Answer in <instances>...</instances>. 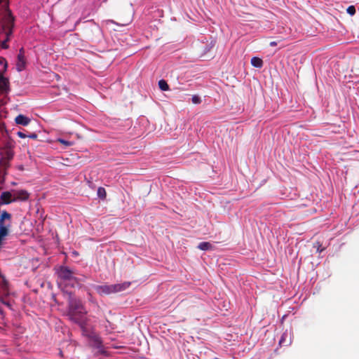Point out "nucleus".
I'll use <instances>...</instances> for the list:
<instances>
[{
  "instance_id": "f257e3e1",
  "label": "nucleus",
  "mask_w": 359,
  "mask_h": 359,
  "mask_svg": "<svg viewBox=\"0 0 359 359\" xmlns=\"http://www.w3.org/2000/svg\"><path fill=\"white\" fill-rule=\"evenodd\" d=\"M130 285V283L124 282L123 283H118L114 285H102L94 286L96 292L100 295H108L112 293H116L118 292L126 290Z\"/></svg>"
},
{
  "instance_id": "f03ea898",
  "label": "nucleus",
  "mask_w": 359,
  "mask_h": 359,
  "mask_svg": "<svg viewBox=\"0 0 359 359\" xmlns=\"http://www.w3.org/2000/svg\"><path fill=\"white\" fill-rule=\"evenodd\" d=\"M12 215L4 210L0 215V248L2 246L4 238L8 236L11 226Z\"/></svg>"
},
{
  "instance_id": "7ed1b4c3",
  "label": "nucleus",
  "mask_w": 359,
  "mask_h": 359,
  "mask_svg": "<svg viewBox=\"0 0 359 359\" xmlns=\"http://www.w3.org/2000/svg\"><path fill=\"white\" fill-rule=\"evenodd\" d=\"M87 311H82L74 313L67 314L69 319L73 323L77 324L81 329L83 334L87 333L90 329L88 324V318L86 317Z\"/></svg>"
},
{
  "instance_id": "20e7f679",
  "label": "nucleus",
  "mask_w": 359,
  "mask_h": 359,
  "mask_svg": "<svg viewBox=\"0 0 359 359\" xmlns=\"http://www.w3.org/2000/svg\"><path fill=\"white\" fill-rule=\"evenodd\" d=\"M83 334L89 339L91 346L97 349V351L95 353L96 355H108L107 351L105 350L102 344V341L99 335L91 331L90 329L87 333H84Z\"/></svg>"
},
{
  "instance_id": "39448f33",
  "label": "nucleus",
  "mask_w": 359,
  "mask_h": 359,
  "mask_svg": "<svg viewBox=\"0 0 359 359\" xmlns=\"http://www.w3.org/2000/svg\"><path fill=\"white\" fill-rule=\"evenodd\" d=\"M59 278L63 281L72 282V285L79 284L81 280L75 276L76 273L71 270L68 266H62L57 272Z\"/></svg>"
},
{
  "instance_id": "423d86ee",
  "label": "nucleus",
  "mask_w": 359,
  "mask_h": 359,
  "mask_svg": "<svg viewBox=\"0 0 359 359\" xmlns=\"http://www.w3.org/2000/svg\"><path fill=\"white\" fill-rule=\"evenodd\" d=\"M85 311L81 301L76 298H70L68 304V310L67 314L74 313Z\"/></svg>"
},
{
  "instance_id": "0eeeda50",
  "label": "nucleus",
  "mask_w": 359,
  "mask_h": 359,
  "mask_svg": "<svg viewBox=\"0 0 359 359\" xmlns=\"http://www.w3.org/2000/svg\"><path fill=\"white\" fill-rule=\"evenodd\" d=\"M26 60L25 57V50L23 48L19 50L18 60L16 62V69L18 72L22 71L25 68Z\"/></svg>"
},
{
  "instance_id": "6e6552de",
  "label": "nucleus",
  "mask_w": 359,
  "mask_h": 359,
  "mask_svg": "<svg viewBox=\"0 0 359 359\" xmlns=\"http://www.w3.org/2000/svg\"><path fill=\"white\" fill-rule=\"evenodd\" d=\"M13 202L18 201H25L28 200L29 194V193L25 190H13Z\"/></svg>"
},
{
  "instance_id": "1a4fd4ad",
  "label": "nucleus",
  "mask_w": 359,
  "mask_h": 359,
  "mask_svg": "<svg viewBox=\"0 0 359 359\" xmlns=\"http://www.w3.org/2000/svg\"><path fill=\"white\" fill-rule=\"evenodd\" d=\"M1 204H10L13 202V194L12 191H4L0 196Z\"/></svg>"
},
{
  "instance_id": "9d476101",
  "label": "nucleus",
  "mask_w": 359,
  "mask_h": 359,
  "mask_svg": "<svg viewBox=\"0 0 359 359\" xmlns=\"http://www.w3.org/2000/svg\"><path fill=\"white\" fill-rule=\"evenodd\" d=\"M292 342L291 340V335L290 333L285 332L283 333L280 340H279V345L280 346H289Z\"/></svg>"
},
{
  "instance_id": "9b49d317",
  "label": "nucleus",
  "mask_w": 359,
  "mask_h": 359,
  "mask_svg": "<svg viewBox=\"0 0 359 359\" xmlns=\"http://www.w3.org/2000/svg\"><path fill=\"white\" fill-rule=\"evenodd\" d=\"M15 121L17 124L18 125H22V126H27L29 123H30V119L22 115V114H19L18 116H17L15 118Z\"/></svg>"
},
{
  "instance_id": "f8f14e48",
  "label": "nucleus",
  "mask_w": 359,
  "mask_h": 359,
  "mask_svg": "<svg viewBox=\"0 0 359 359\" xmlns=\"http://www.w3.org/2000/svg\"><path fill=\"white\" fill-rule=\"evenodd\" d=\"M8 86V80L5 78L0 72V90L4 92L7 90Z\"/></svg>"
},
{
  "instance_id": "ddd939ff",
  "label": "nucleus",
  "mask_w": 359,
  "mask_h": 359,
  "mask_svg": "<svg viewBox=\"0 0 359 359\" xmlns=\"http://www.w3.org/2000/svg\"><path fill=\"white\" fill-rule=\"evenodd\" d=\"M9 166L10 161L1 157L0 160V171L4 172V173L6 174V171L9 168Z\"/></svg>"
},
{
  "instance_id": "4468645a",
  "label": "nucleus",
  "mask_w": 359,
  "mask_h": 359,
  "mask_svg": "<svg viewBox=\"0 0 359 359\" xmlns=\"http://www.w3.org/2000/svg\"><path fill=\"white\" fill-rule=\"evenodd\" d=\"M251 65L255 67L261 68L263 66V61L259 57H253L251 59Z\"/></svg>"
},
{
  "instance_id": "2eb2a0df",
  "label": "nucleus",
  "mask_w": 359,
  "mask_h": 359,
  "mask_svg": "<svg viewBox=\"0 0 359 359\" xmlns=\"http://www.w3.org/2000/svg\"><path fill=\"white\" fill-rule=\"evenodd\" d=\"M198 248L201 250H209L213 249V245L209 242H201Z\"/></svg>"
},
{
  "instance_id": "dca6fc26",
  "label": "nucleus",
  "mask_w": 359,
  "mask_h": 359,
  "mask_svg": "<svg viewBox=\"0 0 359 359\" xmlns=\"http://www.w3.org/2000/svg\"><path fill=\"white\" fill-rule=\"evenodd\" d=\"M13 156L14 154L11 149H6L4 153H1V157L9 161L13 159Z\"/></svg>"
},
{
  "instance_id": "f3484780",
  "label": "nucleus",
  "mask_w": 359,
  "mask_h": 359,
  "mask_svg": "<svg viewBox=\"0 0 359 359\" xmlns=\"http://www.w3.org/2000/svg\"><path fill=\"white\" fill-rule=\"evenodd\" d=\"M158 87L163 91H166L169 90V86L167 81L164 79H161L158 81Z\"/></svg>"
},
{
  "instance_id": "a211bd4d",
  "label": "nucleus",
  "mask_w": 359,
  "mask_h": 359,
  "mask_svg": "<svg viewBox=\"0 0 359 359\" xmlns=\"http://www.w3.org/2000/svg\"><path fill=\"white\" fill-rule=\"evenodd\" d=\"M97 196L102 199H104L107 196L106 190L103 187H99L97 189Z\"/></svg>"
},
{
  "instance_id": "6ab92c4d",
  "label": "nucleus",
  "mask_w": 359,
  "mask_h": 359,
  "mask_svg": "<svg viewBox=\"0 0 359 359\" xmlns=\"http://www.w3.org/2000/svg\"><path fill=\"white\" fill-rule=\"evenodd\" d=\"M313 248H316V251L318 252H321L325 249L324 248H322V245L318 241L313 243Z\"/></svg>"
},
{
  "instance_id": "aec40b11",
  "label": "nucleus",
  "mask_w": 359,
  "mask_h": 359,
  "mask_svg": "<svg viewBox=\"0 0 359 359\" xmlns=\"http://www.w3.org/2000/svg\"><path fill=\"white\" fill-rule=\"evenodd\" d=\"M57 141L58 142L64 144L65 147H70V146L73 145V142H69V141L61 139V138L57 139Z\"/></svg>"
},
{
  "instance_id": "412c9836",
  "label": "nucleus",
  "mask_w": 359,
  "mask_h": 359,
  "mask_svg": "<svg viewBox=\"0 0 359 359\" xmlns=\"http://www.w3.org/2000/svg\"><path fill=\"white\" fill-rule=\"evenodd\" d=\"M346 11L349 15H353L355 14V8L354 6H350L347 8Z\"/></svg>"
},
{
  "instance_id": "4be33fe9",
  "label": "nucleus",
  "mask_w": 359,
  "mask_h": 359,
  "mask_svg": "<svg viewBox=\"0 0 359 359\" xmlns=\"http://www.w3.org/2000/svg\"><path fill=\"white\" fill-rule=\"evenodd\" d=\"M191 100H192V102L195 104H198L201 102V99L198 95H193Z\"/></svg>"
},
{
  "instance_id": "5701e85b",
  "label": "nucleus",
  "mask_w": 359,
  "mask_h": 359,
  "mask_svg": "<svg viewBox=\"0 0 359 359\" xmlns=\"http://www.w3.org/2000/svg\"><path fill=\"white\" fill-rule=\"evenodd\" d=\"M0 64H1V65L4 64V65L5 68H6V67H7V62H6V60L4 58H3V57H0Z\"/></svg>"
},
{
  "instance_id": "b1692460",
  "label": "nucleus",
  "mask_w": 359,
  "mask_h": 359,
  "mask_svg": "<svg viewBox=\"0 0 359 359\" xmlns=\"http://www.w3.org/2000/svg\"><path fill=\"white\" fill-rule=\"evenodd\" d=\"M27 137H28L31 139L35 140L37 138L38 136L36 133H31V134L28 135Z\"/></svg>"
},
{
  "instance_id": "393cba45",
  "label": "nucleus",
  "mask_w": 359,
  "mask_h": 359,
  "mask_svg": "<svg viewBox=\"0 0 359 359\" xmlns=\"http://www.w3.org/2000/svg\"><path fill=\"white\" fill-rule=\"evenodd\" d=\"M17 135H18V137H20L21 138H25V137H26L27 136L24 133L20 132V131L18 132Z\"/></svg>"
},
{
  "instance_id": "a878e982",
  "label": "nucleus",
  "mask_w": 359,
  "mask_h": 359,
  "mask_svg": "<svg viewBox=\"0 0 359 359\" xmlns=\"http://www.w3.org/2000/svg\"><path fill=\"white\" fill-rule=\"evenodd\" d=\"M130 22V20H128L125 22H123V23H118L117 22L116 24L119 25H121V26H126V25H128Z\"/></svg>"
},
{
  "instance_id": "bb28decb",
  "label": "nucleus",
  "mask_w": 359,
  "mask_h": 359,
  "mask_svg": "<svg viewBox=\"0 0 359 359\" xmlns=\"http://www.w3.org/2000/svg\"><path fill=\"white\" fill-rule=\"evenodd\" d=\"M269 44L271 46H276L278 43L276 41H271Z\"/></svg>"
},
{
  "instance_id": "cd10ccee",
  "label": "nucleus",
  "mask_w": 359,
  "mask_h": 359,
  "mask_svg": "<svg viewBox=\"0 0 359 359\" xmlns=\"http://www.w3.org/2000/svg\"><path fill=\"white\" fill-rule=\"evenodd\" d=\"M4 0H0V4H1V2L3 1Z\"/></svg>"
}]
</instances>
